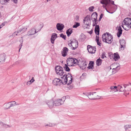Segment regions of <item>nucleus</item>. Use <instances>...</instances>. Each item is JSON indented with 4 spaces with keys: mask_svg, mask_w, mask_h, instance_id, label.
Segmentation results:
<instances>
[{
    "mask_svg": "<svg viewBox=\"0 0 131 131\" xmlns=\"http://www.w3.org/2000/svg\"><path fill=\"white\" fill-rule=\"evenodd\" d=\"M104 2V1H103L102 0H101V1H100V3L101 4H105Z\"/></svg>",
    "mask_w": 131,
    "mask_h": 131,
    "instance_id": "052dcab7",
    "label": "nucleus"
},
{
    "mask_svg": "<svg viewBox=\"0 0 131 131\" xmlns=\"http://www.w3.org/2000/svg\"><path fill=\"white\" fill-rule=\"evenodd\" d=\"M27 29V28L26 27H24V28H23L22 29L19 30L18 31H16L15 32V34L17 36L18 35V34H19V35H20L21 34L25 31H26V30Z\"/></svg>",
    "mask_w": 131,
    "mask_h": 131,
    "instance_id": "0eeeda50",
    "label": "nucleus"
},
{
    "mask_svg": "<svg viewBox=\"0 0 131 131\" xmlns=\"http://www.w3.org/2000/svg\"><path fill=\"white\" fill-rule=\"evenodd\" d=\"M63 68L60 66H57L55 67V70L57 74L59 73V71L63 72Z\"/></svg>",
    "mask_w": 131,
    "mask_h": 131,
    "instance_id": "9d476101",
    "label": "nucleus"
},
{
    "mask_svg": "<svg viewBox=\"0 0 131 131\" xmlns=\"http://www.w3.org/2000/svg\"><path fill=\"white\" fill-rule=\"evenodd\" d=\"M22 46V44H20V45H19V52L20 51V49H21Z\"/></svg>",
    "mask_w": 131,
    "mask_h": 131,
    "instance_id": "6e6d98bb",
    "label": "nucleus"
},
{
    "mask_svg": "<svg viewBox=\"0 0 131 131\" xmlns=\"http://www.w3.org/2000/svg\"><path fill=\"white\" fill-rule=\"evenodd\" d=\"M67 88L68 89H72L73 87L70 84H67Z\"/></svg>",
    "mask_w": 131,
    "mask_h": 131,
    "instance_id": "58836bf2",
    "label": "nucleus"
},
{
    "mask_svg": "<svg viewBox=\"0 0 131 131\" xmlns=\"http://www.w3.org/2000/svg\"><path fill=\"white\" fill-rule=\"evenodd\" d=\"M113 88H114V92L118 91V86L117 87L116 86H113Z\"/></svg>",
    "mask_w": 131,
    "mask_h": 131,
    "instance_id": "a18cd8bd",
    "label": "nucleus"
},
{
    "mask_svg": "<svg viewBox=\"0 0 131 131\" xmlns=\"http://www.w3.org/2000/svg\"><path fill=\"white\" fill-rule=\"evenodd\" d=\"M15 103H10V108L15 106Z\"/></svg>",
    "mask_w": 131,
    "mask_h": 131,
    "instance_id": "09e8293b",
    "label": "nucleus"
},
{
    "mask_svg": "<svg viewBox=\"0 0 131 131\" xmlns=\"http://www.w3.org/2000/svg\"><path fill=\"white\" fill-rule=\"evenodd\" d=\"M120 44L125 45V41L124 39H122L120 41Z\"/></svg>",
    "mask_w": 131,
    "mask_h": 131,
    "instance_id": "c03bdc74",
    "label": "nucleus"
},
{
    "mask_svg": "<svg viewBox=\"0 0 131 131\" xmlns=\"http://www.w3.org/2000/svg\"><path fill=\"white\" fill-rule=\"evenodd\" d=\"M6 59V56L4 53L0 54V62H4Z\"/></svg>",
    "mask_w": 131,
    "mask_h": 131,
    "instance_id": "2eb2a0df",
    "label": "nucleus"
},
{
    "mask_svg": "<svg viewBox=\"0 0 131 131\" xmlns=\"http://www.w3.org/2000/svg\"><path fill=\"white\" fill-rule=\"evenodd\" d=\"M97 19H94L93 20H92V21L93 22V23H95L96 21H97Z\"/></svg>",
    "mask_w": 131,
    "mask_h": 131,
    "instance_id": "338daca9",
    "label": "nucleus"
},
{
    "mask_svg": "<svg viewBox=\"0 0 131 131\" xmlns=\"http://www.w3.org/2000/svg\"><path fill=\"white\" fill-rule=\"evenodd\" d=\"M95 92H91L88 93H84L83 94L86 96H88L89 99L91 100H95L96 99H100V97L98 95L96 96H95L93 97H91L90 96L91 95H93V93H96Z\"/></svg>",
    "mask_w": 131,
    "mask_h": 131,
    "instance_id": "7ed1b4c3",
    "label": "nucleus"
},
{
    "mask_svg": "<svg viewBox=\"0 0 131 131\" xmlns=\"http://www.w3.org/2000/svg\"><path fill=\"white\" fill-rule=\"evenodd\" d=\"M31 84V83H30L29 81H28L26 83V84L27 85H29Z\"/></svg>",
    "mask_w": 131,
    "mask_h": 131,
    "instance_id": "13d9d810",
    "label": "nucleus"
},
{
    "mask_svg": "<svg viewBox=\"0 0 131 131\" xmlns=\"http://www.w3.org/2000/svg\"><path fill=\"white\" fill-rule=\"evenodd\" d=\"M124 128L125 129L128 128H131V125H126L125 126Z\"/></svg>",
    "mask_w": 131,
    "mask_h": 131,
    "instance_id": "79ce46f5",
    "label": "nucleus"
},
{
    "mask_svg": "<svg viewBox=\"0 0 131 131\" xmlns=\"http://www.w3.org/2000/svg\"><path fill=\"white\" fill-rule=\"evenodd\" d=\"M66 97H63L62 99H58L56 101H53L54 105L56 106H59L62 104L63 103L62 101V99H64Z\"/></svg>",
    "mask_w": 131,
    "mask_h": 131,
    "instance_id": "423d86ee",
    "label": "nucleus"
},
{
    "mask_svg": "<svg viewBox=\"0 0 131 131\" xmlns=\"http://www.w3.org/2000/svg\"><path fill=\"white\" fill-rule=\"evenodd\" d=\"M61 53L62 56L64 57L66 56L67 55V52H68L69 50L66 47H64L62 49Z\"/></svg>",
    "mask_w": 131,
    "mask_h": 131,
    "instance_id": "f8f14e48",
    "label": "nucleus"
},
{
    "mask_svg": "<svg viewBox=\"0 0 131 131\" xmlns=\"http://www.w3.org/2000/svg\"><path fill=\"white\" fill-rule=\"evenodd\" d=\"M110 4H112L113 5H115V6H116V5L114 4V1H111V2L110 3Z\"/></svg>",
    "mask_w": 131,
    "mask_h": 131,
    "instance_id": "bf43d9fd",
    "label": "nucleus"
},
{
    "mask_svg": "<svg viewBox=\"0 0 131 131\" xmlns=\"http://www.w3.org/2000/svg\"><path fill=\"white\" fill-rule=\"evenodd\" d=\"M73 59L74 58H70V57L67 59V64L69 66H73L72 62Z\"/></svg>",
    "mask_w": 131,
    "mask_h": 131,
    "instance_id": "1a4fd4ad",
    "label": "nucleus"
},
{
    "mask_svg": "<svg viewBox=\"0 0 131 131\" xmlns=\"http://www.w3.org/2000/svg\"><path fill=\"white\" fill-rule=\"evenodd\" d=\"M124 25L127 27L128 29L129 30L131 28V24H125Z\"/></svg>",
    "mask_w": 131,
    "mask_h": 131,
    "instance_id": "a19ab883",
    "label": "nucleus"
},
{
    "mask_svg": "<svg viewBox=\"0 0 131 131\" xmlns=\"http://www.w3.org/2000/svg\"><path fill=\"white\" fill-rule=\"evenodd\" d=\"M35 81L34 77H32L31 80H30L29 81L31 83H33Z\"/></svg>",
    "mask_w": 131,
    "mask_h": 131,
    "instance_id": "3c124183",
    "label": "nucleus"
},
{
    "mask_svg": "<svg viewBox=\"0 0 131 131\" xmlns=\"http://www.w3.org/2000/svg\"><path fill=\"white\" fill-rule=\"evenodd\" d=\"M120 66H117L115 68L113 69V71L112 73L113 74L115 73L118 70L120 69Z\"/></svg>",
    "mask_w": 131,
    "mask_h": 131,
    "instance_id": "c85d7f7f",
    "label": "nucleus"
},
{
    "mask_svg": "<svg viewBox=\"0 0 131 131\" xmlns=\"http://www.w3.org/2000/svg\"><path fill=\"white\" fill-rule=\"evenodd\" d=\"M105 1L106 2V3L105 4V5L107 6V8H110V7H111V6L110 4V2H109L107 1Z\"/></svg>",
    "mask_w": 131,
    "mask_h": 131,
    "instance_id": "2f4dec72",
    "label": "nucleus"
},
{
    "mask_svg": "<svg viewBox=\"0 0 131 131\" xmlns=\"http://www.w3.org/2000/svg\"><path fill=\"white\" fill-rule=\"evenodd\" d=\"M56 27L57 29L58 30L60 31H62L64 27V25L61 24L60 23H58L56 25Z\"/></svg>",
    "mask_w": 131,
    "mask_h": 131,
    "instance_id": "6e6552de",
    "label": "nucleus"
},
{
    "mask_svg": "<svg viewBox=\"0 0 131 131\" xmlns=\"http://www.w3.org/2000/svg\"><path fill=\"white\" fill-rule=\"evenodd\" d=\"M79 61L76 59L74 58L73 60L72 64H73V66H74V65L75 64L76 65L77 64V63L78 64V62Z\"/></svg>",
    "mask_w": 131,
    "mask_h": 131,
    "instance_id": "72a5a7b5",
    "label": "nucleus"
},
{
    "mask_svg": "<svg viewBox=\"0 0 131 131\" xmlns=\"http://www.w3.org/2000/svg\"><path fill=\"white\" fill-rule=\"evenodd\" d=\"M94 61H90L89 64V66L87 67L88 69H93L94 68Z\"/></svg>",
    "mask_w": 131,
    "mask_h": 131,
    "instance_id": "412c9836",
    "label": "nucleus"
},
{
    "mask_svg": "<svg viewBox=\"0 0 131 131\" xmlns=\"http://www.w3.org/2000/svg\"><path fill=\"white\" fill-rule=\"evenodd\" d=\"M73 41H74V42L75 43H78V41H77L76 39H74L73 40Z\"/></svg>",
    "mask_w": 131,
    "mask_h": 131,
    "instance_id": "4d7b16f0",
    "label": "nucleus"
},
{
    "mask_svg": "<svg viewBox=\"0 0 131 131\" xmlns=\"http://www.w3.org/2000/svg\"><path fill=\"white\" fill-rule=\"evenodd\" d=\"M54 34H53L52 35L51 39L50 41L53 44L54 42V41L55 39L57 37V34L54 33Z\"/></svg>",
    "mask_w": 131,
    "mask_h": 131,
    "instance_id": "4468645a",
    "label": "nucleus"
},
{
    "mask_svg": "<svg viewBox=\"0 0 131 131\" xmlns=\"http://www.w3.org/2000/svg\"><path fill=\"white\" fill-rule=\"evenodd\" d=\"M73 32V29L69 28L67 30L66 34H67V36L69 37L71 34Z\"/></svg>",
    "mask_w": 131,
    "mask_h": 131,
    "instance_id": "b1692460",
    "label": "nucleus"
},
{
    "mask_svg": "<svg viewBox=\"0 0 131 131\" xmlns=\"http://www.w3.org/2000/svg\"><path fill=\"white\" fill-rule=\"evenodd\" d=\"M92 32H93V30H91L90 31H89V33L90 35H91L92 34Z\"/></svg>",
    "mask_w": 131,
    "mask_h": 131,
    "instance_id": "774afa93",
    "label": "nucleus"
},
{
    "mask_svg": "<svg viewBox=\"0 0 131 131\" xmlns=\"http://www.w3.org/2000/svg\"><path fill=\"white\" fill-rule=\"evenodd\" d=\"M120 45H121V47L120 48V49L121 48H123L124 47L123 46H124L125 45H122V44H120Z\"/></svg>",
    "mask_w": 131,
    "mask_h": 131,
    "instance_id": "69168bd1",
    "label": "nucleus"
},
{
    "mask_svg": "<svg viewBox=\"0 0 131 131\" xmlns=\"http://www.w3.org/2000/svg\"><path fill=\"white\" fill-rule=\"evenodd\" d=\"M87 47V50L89 52L92 54L95 53L96 50L95 47H93L90 45H88Z\"/></svg>",
    "mask_w": 131,
    "mask_h": 131,
    "instance_id": "39448f33",
    "label": "nucleus"
},
{
    "mask_svg": "<svg viewBox=\"0 0 131 131\" xmlns=\"http://www.w3.org/2000/svg\"><path fill=\"white\" fill-rule=\"evenodd\" d=\"M103 14L102 13L100 15V17H99V21H100L101 20V19H102V18L103 17Z\"/></svg>",
    "mask_w": 131,
    "mask_h": 131,
    "instance_id": "49530a36",
    "label": "nucleus"
},
{
    "mask_svg": "<svg viewBox=\"0 0 131 131\" xmlns=\"http://www.w3.org/2000/svg\"><path fill=\"white\" fill-rule=\"evenodd\" d=\"M1 123L0 125L2 126L5 127V128H7V127H10L9 126V125H7V124H5L3 122H2V121L1 122H0Z\"/></svg>",
    "mask_w": 131,
    "mask_h": 131,
    "instance_id": "473e14b6",
    "label": "nucleus"
},
{
    "mask_svg": "<svg viewBox=\"0 0 131 131\" xmlns=\"http://www.w3.org/2000/svg\"><path fill=\"white\" fill-rule=\"evenodd\" d=\"M113 56V59L115 61H117L120 58V56L117 52L114 53Z\"/></svg>",
    "mask_w": 131,
    "mask_h": 131,
    "instance_id": "5701e85b",
    "label": "nucleus"
},
{
    "mask_svg": "<svg viewBox=\"0 0 131 131\" xmlns=\"http://www.w3.org/2000/svg\"><path fill=\"white\" fill-rule=\"evenodd\" d=\"M80 25V23L78 22H76L75 24L73 25V27L74 28H77Z\"/></svg>",
    "mask_w": 131,
    "mask_h": 131,
    "instance_id": "f704fd0d",
    "label": "nucleus"
},
{
    "mask_svg": "<svg viewBox=\"0 0 131 131\" xmlns=\"http://www.w3.org/2000/svg\"><path fill=\"white\" fill-rule=\"evenodd\" d=\"M105 53H103L102 54V56H101V58L102 59H104V57H106V56H105V54H104Z\"/></svg>",
    "mask_w": 131,
    "mask_h": 131,
    "instance_id": "8fccbe9b",
    "label": "nucleus"
},
{
    "mask_svg": "<svg viewBox=\"0 0 131 131\" xmlns=\"http://www.w3.org/2000/svg\"><path fill=\"white\" fill-rule=\"evenodd\" d=\"M102 60L100 59V58H99L96 60V64L98 66H99L101 65L102 63Z\"/></svg>",
    "mask_w": 131,
    "mask_h": 131,
    "instance_id": "a878e982",
    "label": "nucleus"
},
{
    "mask_svg": "<svg viewBox=\"0 0 131 131\" xmlns=\"http://www.w3.org/2000/svg\"><path fill=\"white\" fill-rule=\"evenodd\" d=\"M70 80H69V83H68V84H70L71 83L72 81L73 80V77H72V78H71Z\"/></svg>",
    "mask_w": 131,
    "mask_h": 131,
    "instance_id": "de8ad7c7",
    "label": "nucleus"
},
{
    "mask_svg": "<svg viewBox=\"0 0 131 131\" xmlns=\"http://www.w3.org/2000/svg\"><path fill=\"white\" fill-rule=\"evenodd\" d=\"M21 40H19V42L20 43V44H23V37H21Z\"/></svg>",
    "mask_w": 131,
    "mask_h": 131,
    "instance_id": "5fc2aeb1",
    "label": "nucleus"
},
{
    "mask_svg": "<svg viewBox=\"0 0 131 131\" xmlns=\"http://www.w3.org/2000/svg\"><path fill=\"white\" fill-rule=\"evenodd\" d=\"M15 103L16 104V102L15 101L9 102L7 103H5L4 104V105H5V108L6 109H8L10 108V103Z\"/></svg>",
    "mask_w": 131,
    "mask_h": 131,
    "instance_id": "4be33fe9",
    "label": "nucleus"
},
{
    "mask_svg": "<svg viewBox=\"0 0 131 131\" xmlns=\"http://www.w3.org/2000/svg\"><path fill=\"white\" fill-rule=\"evenodd\" d=\"M68 65L67 64H64V66L63 67V68L65 71L68 72H69L70 71V69L68 67Z\"/></svg>",
    "mask_w": 131,
    "mask_h": 131,
    "instance_id": "cd10ccee",
    "label": "nucleus"
},
{
    "mask_svg": "<svg viewBox=\"0 0 131 131\" xmlns=\"http://www.w3.org/2000/svg\"><path fill=\"white\" fill-rule=\"evenodd\" d=\"M118 31L117 33V36L118 37H119L122 34L123 30L121 26H119L118 29Z\"/></svg>",
    "mask_w": 131,
    "mask_h": 131,
    "instance_id": "6ab92c4d",
    "label": "nucleus"
},
{
    "mask_svg": "<svg viewBox=\"0 0 131 131\" xmlns=\"http://www.w3.org/2000/svg\"><path fill=\"white\" fill-rule=\"evenodd\" d=\"M110 89H111L112 90V91H114V88H113V86H112L110 87Z\"/></svg>",
    "mask_w": 131,
    "mask_h": 131,
    "instance_id": "e2e57ef3",
    "label": "nucleus"
},
{
    "mask_svg": "<svg viewBox=\"0 0 131 131\" xmlns=\"http://www.w3.org/2000/svg\"><path fill=\"white\" fill-rule=\"evenodd\" d=\"M79 17L77 15L75 17V20L76 21H78L79 20Z\"/></svg>",
    "mask_w": 131,
    "mask_h": 131,
    "instance_id": "864d4df0",
    "label": "nucleus"
},
{
    "mask_svg": "<svg viewBox=\"0 0 131 131\" xmlns=\"http://www.w3.org/2000/svg\"><path fill=\"white\" fill-rule=\"evenodd\" d=\"M52 83L55 86L57 85H60L61 84H65L63 80L62 79V80L59 78H55L52 81Z\"/></svg>",
    "mask_w": 131,
    "mask_h": 131,
    "instance_id": "f03ea898",
    "label": "nucleus"
},
{
    "mask_svg": "<svg viewBox=\"0 0 131 131\" xmlns=\"http://www.w3.org/2000/svg\"><path fill=\"white\" fill-rule=\"evenodd\" d=\"M124 24H131V18L128 17L126 18L124 20Z\"/></svg>",
    "mask_w": 131,
    "mask_h": 131,
    "instance_id": "aec40b11",
    "label": "nucleus"
},
{
    "mask_svg": "<svg viewBox=\"0 0 131 131\" xmlns=\"http://www.w3.org/2000/svg\"><path fill=\"white\" fill-rule=\"evenodd\" d=\"M78 64L77 63V65H78L81 69L83 70L86 68L87 63L85 60L80 62L78 61Z\"/></svg>",
    "mask_w": 131,
    "mask_h": 131,
    "instance_id": "20e7f679",
    "label": "nucleus"
},
{
    "mask_svg": "<svg viewBox=\"0 0 131 131\" xmlns=\"http://www.w3.org/2000/svg\"><path fill=\"white\" fill-rule=\"evenodd\" d=\"M118 89H119V91L120 92H123L124 91V92H125V90H123L122 89V86L120 85H118Z\"/></svg>",
    "mask_w": 131,
    "mask_h": 131,
    "instance_id": "4c0bfd02",
    "label": "nucleus"
},
{
    "mask_svg": "<svg viewBox=\"0 0 131 131\" xmlns=\"http://www.w3.org/2000/svg\"><path fill=\"white\" fill-rule=\"evenodd\" d=\"M37 32L35 28H32L30 30L28 31L27 35L28 36H30L34 35Z\"/></svg>",
    "mask_w": 131,
    "mask_h": 131,
    "instance_id": "ddd939ff",
    "label": "nucleus"
},
{
    "mask_svg": "<svg viewBox=\"0 0 131 131\" xmlns=\"http://www.w3.org/2000/svg\"><path fill=\"white\" fill-rule=\"evenodd\" d=\"M86 38V36L83 33H82L80 35L79 39V40L80 41H84Z\"/></svg>",
    "mask_w": 131,
    "mask_h": 131,
    "instance_id": "dca6fc26",
    "label": "nucleus"
},
{
    "mask_svg": "<svg viewBox=\"0 0 131 131\" xmlns=\"http://www.w3.org/2000/svg\"><path fill=\"white\" fill-rule=\"evenodd\" d=\"M94 31L96 35H99L100 34V27L98 25H96L95 27Z\"/></svg>",
    "mask_w": 131,
    "mask_h": 131,
    "instance_id": "a211bd4d",
    "label": "nucleus"
},
{
    "mask_svg": "<svg viewBox=\"0 0 131 131\" xmlns=\"http://www.w3.org/2000/svg\"><path fill=\"white\" fill-rule=\"evenodd\" d=\"M113 38L111 34L107 32L104 34L102 36L103 41L109 44L113 42Z\"/></svg>",
    "mask_w": 131,
    "mask_h": 131,
    "instance_id": "f257e3e1",
    "label": "nucleus"
},
{
    "mask_svg": "<svg viewBox=\"0 0 131 131\" xmlns=\"http://www.w3.org/2000/svg\"><path fill=\"white\" fill-rule=\"evenodd\" d=\"M108 55L111 59H113L114 56H113L114 55V54H113L112 52H110L108 53Z\"/></svg>",
    "mask_w": 131,
    "mask_h": 131,
    "instance_id": "c9c22d12",
    "label": "nucleus"
},
{
    "mask_svg": "<svg viewBox=\"0 0 131 131\" xmlns=\"http://www.w3.org/2000/svg\"><path fill=\"white\" fill-rule=\"evenodd\" d=\"M95 41L97 43V44L99 46H101V41H99V36H96V37Z\"/></svg>",
    "mask_w": 131,
    "mask_h": 131,
    "instance_id": "bb28decb",
    "label": "nucleus"
},
{
    "mask_svg": "<svg viewBox=\"0 0 131 131\" xmlns=\"http://www.w3.org/2000/svg\"><path fill=\"white\" fill-rule=\"evenodd\" d=\"M105 9L106 10L107 12L111 14H112L113 13V12H112L111 11H110L109 10H108L106 8H105Z\"/></svg>",
    "mask_w": 131,
    "mask_h": 131,
    "instance_id": "603ef678",
    "label": "nucleus"
},
{
    "mask_svg": "<svg viewBox=\"0 0 131 131\" xmlns=\"http://www.w3.org/2000/svg\"><path fill=\"white\" fill-rule=\"evenodd\" d=\"M60 37L64 39V40H66V35H64L63 33L61 34H60Z\"/></svg>",
    "mask_w": 131,
    "mask_h": 131,
    "instance_id": "ea45409f",
    "label": "nucleus"
},
{
    "mask_svg": "<svg viewBox=\"0 0 131 131\" xmlns=\"http://www.w3.org/2000/svg\"><path fill=\"white\" fill-rule=\"evenodd\" d=\"M62 72V73H61V74H60V75L62 76V75H63L62 77H61V78H62L63 80V79H64L65 78V76L66 75V72H63H63Z\"/></svg>",
    "mask_w": 131,
    "mask_h": 131,
    "instance_id": "7c9ffc66",
    "label": "nucleus"
},
{
    "mask_svg": "<svg viewBox=\"0 0 131 131\" xmlns=\"http://www.w3.org/2000/svg\"><path fill=\"white\" fill-rule=\"evenodd\" d=\"M91 16L93 17L94 19H97V14L96 12H94L92 14Z\"/></svg>",
    "mask_w": 131,
    "mask_h": 131,
    "instance_id": "c756f323",
    "label": "nucleus"
},
{
    "mask_svg": "<svg viewBox=\"0 0 131 131\" xmlns=\"http://www.w3.org/2000/svg\"><path fill=\"white\" fill-rule=\"evenodd\" d=\"M86 21L88 22V23H85L86 25L88 26H89L91 24V20L90 16V15H87L85 17Z\"/></svg>",
    "mask_w": 131,
    "mask_h": 131,
    "instance_id": "9b49d317",
    "label": "nucleus"
},
{
    "mask_svg": "<svg viewBox=\"0 0 131 131\" xmlns=\"http://www.w3.org/2000/svg\"><path fill=\"white\" fill-rule=\"evenodd\" d=\"M129 85L128 84H124L123 85V86L124 88H126V86H129Z\"/></svg>",
    "mask_w": 131,
    "mask_h": 131,
    "instance_id": "680f3d73",
    "label": "nucleus"
},
{
    "mask_svg": "<svg viewBox=\"0 0 131 131\" xmlns=\"http://www.w3.org/2000/svg\"><path fill=\"white\" fill-rule=\"evenodd\" d=\"M5 25V24L4 23H2L1 25L0 26V29L3 26H4Z\"/></svg>",
    "mask_w": 131,
    "mask_h": 131,
    "instance_id": "0e129e2a",
    "label": "nucleus"
},
{
    "mask_svg": "<svg viewBox=\"0 0 131 131\" xmlns=\"http://www.w3.org/2000/svg\"><path fill=\"white\" fill-rule=\"evenodd\" d=\"M94 8V7L93 6H92L90 7L89 8V9L90 11L92 12L93 11V9Z\"/></svg>",
    "mask_w": 131,
    "mask_h": 131,
    "instance_id": "37998d69",
    "label": "nucleus"
},
{
    "mask_svg": "<svg viewBox=\"0 0 131 131\" xmlns=\"http://www.w3.org/2000/svg\"><path fill=\"white\" fill-rule=\"evenodd\" d=\"M46 104L50 108H52L54 105V102L52 100L47 102Z\"/></svg>",
    "mask_w": 131,
    "mask_h": 131,
    "instance_id": "f3484780",
    "label": "nucleus"
},
{
    "mask_svg": "<svg viewBox=\"0 0 131 131\" xmlns=\"http://www.w3.org/2000/svg\"><path fill=\"white\" fill-rule=\"evenodd\" d=\"M111 8H112L113 9L112 10V12H113V13L115 12L116 10H117V6L116 5V6H115L113 7H110Z\"/></svg>",
    "mask_w": 131,
    "mask_h": 131,
    "instance_id": "e433bc0d",
    "label": "nucleus"
},
{
    "mask_svg": "<svg viewBox=\"0 0 131 131\" xmlns=\"http://www.w3.org/2000/svg\"><path fill=\"white\" fill-rule=\"evenodd\" d=\"M68 78L70 79L71 76L70 75H66L65 78L63 79V82H64V84H66L67 83Z\"/></svg>",
    "mask_w": 131,
    "mask_h": 131,
    "instance_id": "393cba45",
    "label": "nucleus"
}]
</instances>
